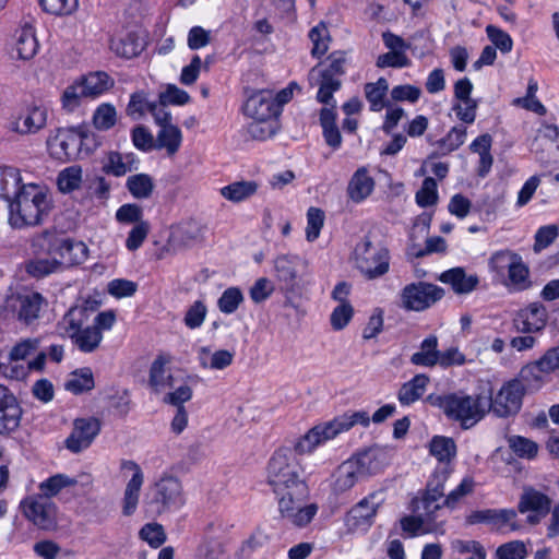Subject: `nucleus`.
<instances>
[{
  "label": "nucleus",
  "instance_id": "f257e3e1",
  "mask_svg": "<svg viewBox=\"0 0 559 559\" xmlns=\"http://www.w3.org/2000/svg\"><path fill=\"white\" fill-rule=\"evenodd\" d=\"M299 455L296 442L293 447L284 445L277 449L267 464V483L278 497L282 516L292 524L304 527L317 514L318 507L314 503L304 506L309 489L301 477Z\"/></svg>",
  "mask_w": 559,
  "mask_h": 559
},
{
  "label": "nucleus",
  "instance_id": "f03ea898",
  "mask_svg": "<svg viewBox=\"0 0 559 559\" xmlns=\"http://www.w3.org/2000/svg\"><path fill=\"white\" fill-rule=\"evenodd\" d=\"M427 402L442 411L444 416L460 424L462 429H471L486 416L487 396L469 395L464 391L430 394Z\"/></svg>",
  "mask_w": 559,
  "mask_h": 559
},
{
  "label": "nucleus",
  "instance_id": "7ed1b4c3",
  "mask_svg": "<svg viewBox=\"0 0 559 559\" xmlns=\"http://www.w3.org/2000/svg\"><path fill=\"white\" fill-rule=\"evenodd\" d=\"M8 206L10 225L22 228L39 224L50 211L51 200L45 187L27 183L22 185Z\"/></svg>",
  "mask_w": 559,
  "mask_h": 559
},
{
  "label": "nucleus",
  "instance_id": "20e7f679",
  "mask_svg": "<svg viewBox=\"0 0 559 559\" xmlns=\"http://www.w3.org/2000/svg\"><path fill=\"white\" fill-rule=\"evenodd\" d=\"M370 417L365 411L345 413L330 421L316 425L296 441L299 454L311 453L317 447L336 438L340 433L348 431L355 425L369 426Z\"/></svg>",
  "mask_w": 559,
  "mask_h": 559
},
{
  "label": "nucleus",
  "instance_id": "39448f33",
  "mask_svg": "<svg viewBox=\"0 0 559 559\" xmlns=\"http://www.w3.org/2000/svg\"><path fill=\"white\" fill-rule=\"evenodd\" d=\"M31 247L36 255L59 257L68 265L81 264L87 259L88 249L82 241L63 239L52 230H44L32 238Z\"/></svg>",
  "mask_w": 559,
  "mask_h": 559
},
{
  "label": "nucleus",
  "instance_id": "423d86ee",
  "mask_svg": "<svg viewBox=\"0 0 559 559\" xmlns=\"http://www.w3.org/2000/svg\"><path fill=\"white\" fill-rule=\"evenodd\" d=\"M352 260L354 266L367 278L374 280L388 273L390 267L389 250L374 245L368 236L356 243Z\"/></svg>",
  "mask_w": 559,
  "mask_h": 559
},
{
  "label": "nucleus",
  "instance_id": "0eeeda50",
  "mask_svg": "<svg viewBox=\"0 0 559 559\" xmlns=\"http://www.w3.org/2000/svg\"><path fill=\"white\" fill-rule=\"evenodd\" d=\"M58 329L78 350L84 354L96 352L103 341V334L91 322L84 321L79 311H73L69 318H62L58 322Z\"/></svg>",
  "mask_w": 559,
  "mask_h": 559
},
{
  "label": "nucleus",
  "instance_id": "6e6552de",
  "mask_svg": "<svg viewBox=\"0 0 559 559\" xmlns=\"http://www.w3.org/2000/svg\"><path fill=\"white\" fill-rule=\"evenodd\" d=\"M525 388L519 380H509L492 395L487 397L486 414L492 413L498 418L516 416L523 404Z\"/></svg>",
  "mask_w": 559,
  "mask_h": 559
},
{
  "label": "nucleus",
  "instance_id": "1a4fd4ad",
  "mask_svg": "<svg viewBox=\"0 0 559 559\" xmlns=\"http://www.w3.org/2000/svg\"><path fill=\"white\" fill-rule=\"evenodd\" d=\"M329 64L325 69L318 70L313 68L311 74L318 72V93L317 100L323 105H330L333 94L342 86L341 78L345 74V53L342 51H334L329 56Z\"/></svg>",
  "mask_w": 559,
  "mask_h": 559
},
{
  "label": "nucleus",
  "instance_id": "9d476101",
  "mask_svg": "<svg viewBox=\"0 0 559 559\" xmlns=\"http://www.w3.org/2000/svg\"><path fill=\"white\" fill-rule=\"evenodd\" d=\"M443 296V288L426 282L406 285L401 295L403 307L414 311H423L431 307Z\"/></svg>",
  "mask_w": 559,
  "mask_h": 559
},
{
  "label": "nucleus",
  "instance_id": "9b49d317",
  "mask_svg": "<svg viewBox=\"0 0 559 559\" xmlns=\"http://www.w3.org/2000/svg\"><path fill=\"white\" fill-rule=\"evenodd\" d=\"M370 454L364 453L343 462L334 473L333 491L343 493L355 486V484L367 475V463Z\"/></svg>",
  "mask_w": 559,
  "mask_h": 559
},
{
  "label": "nucleus",
  "instance_id": "f8f14e48",
  "mask_svg": "<svg viewBox=\"0 0 559 559\" xmlns=\"http://www.w3.org/2000/svg\"><path fill=\"white\" fill-rule=\"evenodd\" d=\"M182 485L177 477L163 476L155 484V497L153 502L157 504L158 513L177 510L185 504Z\"/></svg>",
  "mask_w": 559,
  "mask_h": 559
},
{
  "label": "nucleus",
  "instance_id": "ddd939ff",
  "mask_svg": "<svg viewBox=\"0 0 559 559\" xmlns=\"http://www.w3.org/2000/svg\"><path fill=\"white\" fill-rule=\"evenodd\" d=\"M516 516V511L513 509H485L472 512L466 518V522L471 525L485 523L498 532H504L506 528L509 532H514L520 528Z\"/></svg>",
  "mask_w": 559,
  "mask_h": 559
},
{
  "label": "nucleus",
  "instance_id": "4468645a",
  "mask_svg": "<svg viewBox=\"0 0 559 559\" xmlns=\"http://www.w3.org/2000/svg\"><path fill=\"white\" fill-rule=\"evenodd\" d=\"M100 432V421L95 417L76 418L73 428L64 441L66 448L72 453L87 449Z\"/></svg>",
  "mask_w": 559,
  "mask_h": 559
},
{
  "label": "nucleus",
  "instance_id": "2eb2a0df",
  "mask_svg": "<svg viewBox=\"0 0 559 559\" xmlns=\"http://www.w3.org/2000/svg\"><path fill=\"white\" fill-rule=\"evenodd\" d=\"M25 516L40 528H50L56 520V506L46 496L34 495L22 501Z\"/></svg>",
  "mask_w": 559,
  "mask_h": 559
},
{
  "label": "nucleus",
  "instance_id": "dca6fc26",
  "mask_svg": "<svg viewBox=\"0 0 559 559\" xmlns=\"http://www.w3.org/2000/svg\"><path fill=\"white\" fill-rule=\"evenodd\" d=\"M205 226L195 219H188L171 228L168 243L174 250H186L204 240Z\"/></svg>",
  "mask_w": 559,
  "mask_h": 559
},
{
  "label": "nucleus",
  "instance_id": "f3484780",
  "mask_svg": "<svg viewBox=\"0 0 559 559\" xmlns=\"http://www.w3.org/2000/svg\"><path fill=\"white\" fill-rule=\"evenodd\" d=\"M22 407L15 395L0 384V436L15 431L21 424Z\"/></svg>",
  "mask_w": 559,
  "mask_h": 559
},
{
  "label": "nucleus",
  "instance_id": "a211bd4d",
  "mask_svg": "<svg viewBox=\"0 0 559 559\" xmlns=\"http://www.w3.org/2000/svg\"><path fill=\"white\" fill-rule=\"evenodd\" d=\"M243 111L253 120H270L278 116V104L272 91L261 90L248 97Z\"/></svg>",
  "mask_w": 559,
  "mask_h": 559
},
{
  "label": "nucleus",
  "instance_id": "6ab92c4d",
  "mask_svg": "<svg viewBox=\"0 0 559 559\" xmlns=\"http://www.w3.org/2000/svg\"><path fill=\"white\" fill-rule=\"evenodd\" d=\"M120 467L121 469H128L133 473L131 479L127 483L122 499V514L130 516L136 510L140 491L144 483V475L140 465L134 461L123 460Z\"/></svg>",
  "mask_w": 559,
  "mask_h": 559
},
{
  "label": "nucleus",
  "instance_id": "aec40b11",
  "mask_svg": "<svg viewBox=\"0 0 559 559\" xmlns=\"http://www.w3.org/2000/svg\"><path fill=\"white\" fill-rule=\"evenodd\" d=\"M48 109L44 105L33 104L13 123V130L20 134H35L46 127Z\"/></svg>",
  "mask_w": 559,
  "mask_h": 559
},
{
  "label": "nucleus",
  "instance_id": "412c9836",
  "mask_svg": "<svg viewBox=\"0 0 559 559\" xmlns=\"http://www.w3.org/2000/svg\"><path fill=\"white\" fill-rule=\"evenodd\" d=\"M82 135L73 129H58L48 141L49 146L59 158L71 159L78 155Z\"/></svg>",
  "mask_w": 559,
  "mask_h": 559
},
{
  "label": "nucleus",
  "instance_id": "4be33fe9",
  "mask_svg": "<svg viewBox=\"0 0 559 559\" xmlns=\"http://www.w3.org/2000/svg\"><path fill=\"white\" fill-rule=\"evenodd\" d=\"M46 305L44 297L39 293L19 294L15 298L14 309L20 321L31 324L39 318V313Z\"/></svg>",
  "mask_w": 559,
  "mask_h": 559
},
{
  "label": "nucleus",
  "instance_id": "5701e85b",
  "mask_svg": "<svg viewBox=\"0 0 559 559\" xmlns=\"http://www.w3.org/2000/svg\"><path fill=\"white\" fill-rule=\"evenodd\" d=\"M439 280L449 284L457 295L469 294L479 284V277L476 274H466L465 270L460 266L444 271Z\"/></svg>",
  "mask_w": 559,
  "mask_h": 559
},
{
  "label": "nucleus",
  "instance_id": "b1692460",
  "mask_svg": "<svg viewBox=\"0 0 559 559\" xmlns=\"http://www.w3.org/2000/svg\"><path fill=\"white\" fill-rule=\"evenodd\" d=\"M336 102L332 100L320 110V124L323 131L325 143L333 150H338L342 145V135L336 126Z\"/></svg>",
  "mask_w": 559,
  "mask_h": 559
},
{
  "label": "nucleus",
  "instance_id": "393cba45",
  "mask_svg": "<svg viewBox=\"0 0 559 559\" xmlns=\"http://www.w3.org/2000/svg\"><path fill=\"white\" fill-rule=\"evenodd\" d=\"M170 361L171 357L169 355L160 354L151 365L148 384L156 393L173 386V376L167 369Z\"/></svg>",
  "mask_w": 559,
  "mask_h": 559
},
{
  "label": "nucleus",
  "instance_id": "a878e982",
  "mask_svg": "<svg viewBox=\"0 0 559 559\" xmlns=\"http://www.w3.org/2000/svg\"><path fill=\"white\" fill-rule=\"evenodd\" d=\"M550 508L551 499L547 495L532 487L524 488L518 504L519 512L526 513L532 511L539 513L542 516H546L549 513Z\"/></svg>",
  "mask_w": 559,
  "mask_h": 559
},
{
  "label": "nucleus",
  "instance_id": "bb28decb",
  "mask_svg": "<svg viewBox=\"0 0 559 559\" xmlns=\"http://www.w3.org/2000/svg\"><path fill=\"white\" fill-rule=\"evenodd\" d=\"M374 188V180L365 167L358 168L350 178L347 193L352 201L359 203L368 198Z\"/></svg>",
  "mask_w": 559,
  "mask_h": 559
},
{
  "label": "nucleus",
  "instance_id": "cd10ccee",
  "mask_svg": "<svg viewBox=\"0 0 559 559\" xmlns=\"http://www.w3.org/2000/svg\"><path fill=\"white\" fill-rule=\"evenodd\" d=\"M521 316L523 320L521 324H516V329L523 333L540 331L546 325L548 318L546 308L540 304L530 305Z\"/></svg>",
  "mask_w": 559,
  "mask_h": 559
},
{
  "label": "nucleus",
  "instance_id": "c85d7f7f",
  "mask_svg": "<svg viewBox=\"0 0 559 559\" xmlns=\"http://www.w3.org/2000/svg\"><path fill=\"white\" fill-rule=\"evenodd\" d=\"M429 381L428 376L424 373L416 374L401 386L397 394L399 402L402 405H411L419 400L424 395Z\"/></svg>",
  "mask_w": 559,
  "mask_h": 559
},
{
  "label": "nucleus",
  "instance_id": "c756f323",
  "mask_svg": "<svg viewBox=\"0 0 559 559\" xmlns=\"http://www.w3.org/2000/svg\"><path fill=\"white\" fill-rule=\"evenodd\" d=\"M440 499L439 497L424 492L420 498L413 499V511L420 514L427 521V524H435L438 512L445 507L443 501L439 502Z\"/></svg>",
  "mask_w": 559,
  "mask_h": 559
},
{
  "label": "nucleus",
  "instance_id": "7c9ffc66",
  "mask_svg": "<svg viewBox=\"0 0 559 559\" xmlns=\"http://www.w3.org/2000/svg\"><path fill=\"white\" fill-rule=\"evenodd\" d=\"M86 97H97L114 86V80L106 72H92L80 81Z\"/></svg>",
  "mask_w": 559,
  "mask_h": 559
},
{
  "label": "nucleus",
  "instance_id": "2f4dec72",
  "mask_svg": "<svg viewBox=\"0 0 559 559\" xmlns=\"http://www.w3.org/2000/svg\"><path fill=\"white\" fill-rule=\"evenodd\" d=\"M438 337L429 335L420 344V350L414 353L411 357V362L415 366L433 367L438 364Z\"/></svg>",
  "mask_w": 559,
  "mask_h": 559
},
{
  "label": "nucleus",
  "instance_id": "473e14b6",
  "mask_svg": "<svg viewBox=\"0 0 559 559\" xmlns=\"http://www.w3.org/2000/svg\"><path fill=\"white\" fill-rule=\"evenodd\" d=\"M109 47L117 56L126 59L136 57L143 49L142 43L133 33H128L123 37L111 38Z\"/></svg>",
  "mask_w": 559,
  "mask_h": 559
},
{
  "label": "nucleus",
  "instance_id": "72a5a7b5",
  "mask_svg": "<svg viewBox=\"0 0 559 559\" xmlns=\"http://www.w3.org/2000/svg\"><path fill=\"white\" fill-rule=\"evenodd\" d=\"M429 451L441 465L451 466V462L456 455V444L452 438L435 436L430 441Z\"/></svg>",
  "mask_w": 559,
  "mask_h": 559
},
{
  "label": "nucleus",
  "instance_id": "f704fd0d",
  "mask_svg": "<svg viewBox=\"0 0 559 559\" xmlns=\"http://www.w3.org/2000/svg\"><path fill=\"white\" fill-rule=\"evenodd\" d=\"M388 91L389 83L384 78H379L377 82L365 84L364 92L371 111L378 112L389 106L385 102Z\"/></svg>",
  "mask_w": 559,
  "mask_h": 559
},
{
  "label": "nucleus",
  "instance_id": "c9c22d12",
  "mask_svg": "<svg viewBox=\"0 0 559 559\" xmlns=\"http://www.w3.org/2000/svg\"><path fill=\"white\" fill-rule=\"evenodd\" d=\"M22 177L20 170L14 167H0V197L8 204L22 187Z\"/></svg>",
  "mask_w": 559,
  "mask_h": 559
},
{
  "label": "nucleus",
  "instance_id": "e433bc0d",
  "mask_svg": "<svg viewBox=\"0 0 559 559\" xmlns=\"http://www.w3.org/2000/svg\"><path fill=\"white\" fill-rule=\"evenodd\" d=\"M15 47L20 59L29 60L36 55L38 41L31 25H25L16 32Z\"/></svg>",
  "mask_w": 559,
  "mask_h": 559
},
{
  "label": "nucleus",
  "instance_id": "4c0bfd02",
  "mask_svg": "<svg viewBox=\"0 0 559 559\" xmlns=\"http://www.w3.org/2000/svg\"><path fill=\"white\" fill-rule=\"evenodd\" d=\"M255 181H235L221 189V194L226 200L240 203L254 195L258 191Z\"/></svg>",
  "mask_w": 559,
  "mask_h": 559
},
{
  "label": "nucleus",
  "instance_id": "58836bf2",
  "mask_svg": "<svg viewBox=\"0 0 559 559\" xmlns=\"http://www.w3.org/2000/svg\"><path fill=\"white\" fill-rule=\"evenodd\" d=\"M182 133L175 124L163 126L157 133V148H165L168 155H175L181 145Z\"/></svg>",
  "mask_w": 559,
  "mask_h": 559
},
{
  "label": "nucleus",
  "instance_id": "ea45409f",
  "mask_svg": "<svg viewBox=\"0 0 559 559\" xmlns=\"http://www.w3.org/2000/svg\"><path fill=\"white\" fill-rule=\"evenodd\" d=\"M63 264H67V261L57 257L51 259H34L25 264V270L31 276L41 278L59 271Z\"/></svg>",
  "mask_w": 559,
  "mask_h": 559
},
{
  "label": "nucleus",
  "instance_id": "a19ab883",
  "mask_svg": "<svg viewBox=\"0 0 559 559\" xmlns=\"http://www.w3.org/2000/svg\"><path fill=\"white\" fill-rule=\"evenodd\" d=\"M298 257L283 254L275 259L274 267L281 282L292 285L297 277Z\"/></svg>",
  "mask_w": 559,
  "mask_h": 559
},
{
  "label": "nucleus",
  "instance_id": "79ce46f5",
  "mask_svg": "<svg viewBox=\"0 0 559 559\" xmlns=\"http://www.w3.org/2000/svg\"><path fill=\"white\" fill-rule=\"evenodd\" d=\"M127 188L135 199H147L153 192L154 182L147 174H136L128 178Z\"/></svg>",
  "mask_w": 559,
  "mask_h": 559
},
{
  "label": "nucleus",
  "instance_id": "37998d69",
  "mask_svg": "<svg viewBox=\"0 0 559 559\" xmlns=\"http://www.w3.org/2000/svg\"><path fill=\"white\" fill-rule=\"evenodd\" d=\"M94 377L90 368H83L72 373L64 386L74 394L91 391L94 388Z\"/></svg>",
  "mask_w": 559,
  "mask_h": 559
},
{
  "label": "nucleus",
  "instance_id": "c03bdc74",
  "mask_svg": "<svg viewBox=\"0 0 559 559\" xmlns=\"http://www.w3.org/2000/svg\"><path fill=\"white\" fill-rule=\"evenodd\" d=\"M546 373L542 366H539L538 360L527 364L524 366L519 377L514 380H519L520 383L525 388V393L528 390L538 388L543 381V376Z\"/></svg>",
  "mask_w": 559,
  "mask_h": 559
},
{
  "label": "nucleus",
  "instance_id": "a18cd8bd",
  "mask_svg": "<svg viewBox=\"0 0 559 559\" xmlns=\"http://www.w3.org/2000/svg\"><path fill=\"white\" fill-rule=\"evenodd\" d=\"M82 182V169L80 166H70L61 170L57 178V185L61 192L69 193L80 188Z\"/></svg>",
  "mask_w": 559,
  "mask_h": 559
},
{
  "label": "nucleus",
  "instance_id": "49530a36",
  "mask_svg": "<svg viewBox=\"0 0 559 559\" xmlns=\"http://www.w3.org/2000/svg\"><path fill=\"white\" fill-rule=\"evenodd\" d=\"M452 473V467L448 465H439L430 479L426 485V489L424 492L433 495L439 498L444 497V484L449 479Z\"/></svg>",
  "mask_w": 559,
  "mask_h": 559
},
{
  "label": "nucleus",
  "instance_id": "de8ad7c7",
  "mask_svg": "<svg viewBox=\"0 0 559 559\" xmlns=\"http://www.w3.org/2000/svg\"><path fill=\"white\" fill-rule=\"evenodd\" d=\"M510 449L521 459L532 460L537 456L538 444L522 436H511L508 439Z\"/></svg>",
  "mask_w": 559,
  "mask_h": 559
},
{
  "label": "nucleus",
  "instance_id": "09e8293b",
  "mask_svg": "<svg viewBox=\"0 0 559 559\" xmlns=\"http://www.w3.org/2000/svg\"><path fill=\"white\" fill-rule=\"evenodd\" d=\"M76 484L74 478H70L64 474H56L39 485L40 496L51 497L58 495L61 489Z\"/></svg>",
  "mask_w": 559,
  "mask_h": 559
},
{
  "label": "nucleus",
  "instance_id": "8fccbe9b",
  "mask_svg": "<svg viewBox=\"0 0 559 559\" xmlns=\"http://www.w3.org/2000/svg\"><path fill=\"white\" fill-rule=\"evenodd\" d=\"M401 527L405 533H408L411 537L418 534L436 532L438 530L437 524H427V521L418 513L401 519Z\"/></svg>",
  "mask_w": 559,
  "mask_h": 559
},
{
  "label": "nucleus",
  "instance_id": "3c124183",
  "mask_svg": "<svg viewBox=\"0 0 559 559\" xmlns=\"http://www.w3.org/2000/svg\"><path fill=\"white\" fill-rule=\"evenodd\" d=\"M519 257L520 254L509 249L496 251L489 258V270L499 275H503L506 271L510 270Z\"/></svg>",
  "mask_w": 559,
  "mask_h": 559
},
{
  "label": "nucleus",
  "instance_id": "603ef678",
  "mask_svg": "<svg viewBox=\"0 0 559 559\" xmlns=\"http://www.w3.org/2000/svg\"><path fill=\"white\" fill-rule=\"evenodd\" d=\"M510 283L518 289L524 290L531 286L530 270L520 255L508 271Z\"/></svg>",
  "mask_w": 559,
  "mask_h": 559
},
{
  "label": "nucleus",
  "instance_id": "864d4df0",
  "mask_svg": "<svg viewBox=\"0 0 559 559\" xmlns=\"http://www.w3.org/2000/svg\"><path fill=\"white\" fill-rule=\"evenodd\" d=\"M245 297L240 288L229 287L225 289L217 300V307L221 312L230 314L243 302Z\"/></svg>",
  "mask_w": 559,
  "mask_h": 559
},
{
  "label": "nucleus",
  "instance_id": "5fc2aeb1",
  "mask_svg": "<svg viewBox=\"0 0 559 559\" xmlns=\"http://www.w3.org/2000/svg\"><path fill=\"white\" fill-rule=\"evenodd\" d=\"M309 38L312 41V57L320 58L328 51V41L330 39V36L329 31L323 23H320L310 29Z\"/></svg>",
  "mask_w": 559,
  "mask_h": 559
},
{
  "label": "nucleus",
  "instance_id": "6e6d98bb",
  "mask_svg": "<svg viewBox=\"0 0 559 559\" xmlns=\"http://www.w3.org/2000/svg\"><path fill=\"white\" fill-rule=\"evenodd\" d=\"M133 163L134 160L124 162L122 155L118 152H110L106 163L103 165V171L108 175L121 177L132 170Z\"/></svg>",
  "mask_w": 559,
  "mask_h": 559
},
{
  "label": "nucleus",
  "instance_id": "4d7b16f0",
  "mask_svg": "<svg viewBox=\"0 0 559 559\" xmlns=\"http://www.w3.org/2000/svg\"><path fill=\"white\" fill-rule=\"evenodd\" d=\"M117 112L111 104H102L93 115V123L98 130H109L116 124Z\"/></svg>",
  "mask_w": 559,
  "mask_h": 559
},
{
  "label": "nucleus",
  "instance_id": "13d9d810",
  "mask_svg": "<svg viewBox=\"0 0 559 559\" xmlns=\"http://www.w3.org/2000/svg\"><path fill=\"white\" fill-rule=\"evenodd\" d=\"M40 343L41 337L24 338L12 347L9 357L12 361L24 360L38 350Z\"/></svg>",
  "mask_w": 559,
  "mask_h": 559
},
{
  "label": "nucleus",
  "instance_id": "bf43d9fd",
  "mask_svg": "<svg viewBox=\"0 0 559 559\" xmlns=\"http://www.w3.org/2000/svg\"><path fill=\"white\" fill-rule=\"evenodd\" d=\"M324 212L319 207L311 206L307 212L306 238L312 242L319 238L324 225Z\"/></svg>",
  "mask_w": 559,
  "mask_h": 559
},
{
  "label": "nucleus",
  "instance_id": "052dcab7",
  "mask_svg": "<svg viewBox=\"0 0 559 559\" xmlns=\"http://www.w3.org/2000/svg\"><path fill=\"white\" fill-rule=\"evenodd\" d=\"M527 547L522 540H511L500 545L495 552L497 559H525Z\"/></svg>",
  "mask_w": 559,
  "mask_h": 559
},
{
  "label": "nucleus",
  "instance_id": "680f3d73",
  "mask_svg": "<svg viewBox=\"0 0 559 559\" xmlns=\"http://www.w3.org/2000/svg\"><path fill=\"white\" fill-rule=\"evenodd\" d=\"M466 139V128L462 126L453 127L448 134L439 141V146L443 153H451L457 150Z\"/></svg>",
  "mask_w": 559,
  "mask_h": 559
},
{
  "label": "nucleus",
  "instance_id": "e2e57ef3",
  "mask_svg": "<svg viewBox=\"0 0 559 559\" xmlns=\"http://www.w3.org/2000/svg\"><path fill=\"white\" fill-rule=\"evenodd\" d=\"M438 201L437 182L433 178L427 177L421 188L416 193V202L421 207L435 205Z\"/></svg>",
  "mask_w": 559,
  "mask_h": 559
},
{
  "label": "nucleus",
  "instance_id": "0e129e2a",
  "mask_svg": "<svg viewBox=\"0 0 559 559\" xmlns=\"http://www.w3.org/2000/svg\"><path fill=\"white\" fill-rule=\"evenodd\" d=\"M150 103L144 92H135L131 95L130 102L127 106V115L134 120H138L144 116L146 111H150Z\"/></svg>",
  "mask_w": 559,
  "mask_h": 559
},
{
  "label": "nucleus",
  "instance_id": "69168bd1",
  "mask_svg": "<svg viewBox=\"0 0 559 559\" xmlns=\"http://www.w3.org/2000/svg\"><path fill=\"white\" fill-rule=\"evenodd\" d=\"M247 132L252 140L263 141L275 133V123L270 120H253L247 127Z\"/></svg>",
  "mask_w": 559,
  "mask_h": 559
},
{
  "label": "nucleus",
  "instance_id": "338daca9",
  "mask_svg": "<svg viewBox=\"0 0 559 559\" xmlns=\"http://www.w3.org/2000/svg\"><path fill=\"white\" fill-rule=\"evenodd\" d=\"M140 537L154 548L162 546L166 540L164 528L158 523L145 524L140 531Z\"/></svg>",
  "mask_w": 559,
  "mask_h": 559
},
{
  "label": "nucleus",
  "instance_id": "774afa93",
  "mask_svg": "<svg viewBox=\"0 0 559 559\" xmlns=\"http://www.w3.org/2000/svg\"><path fill=\"white\" fill-rule=\"evenodd\" d=\"M486 33L496 49H500L503 53L512 50L513 41L508 33L493 25H488Z\"/></svg>",
  "mask_w": 559,
  "mask_h": 559
}]
</instances>
